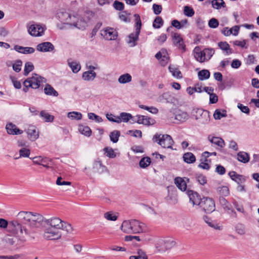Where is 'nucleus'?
Masks as SVG:
<instances>
[{"label": "nucleus", "mask_w": 259, "mask_h": 259, "mask_svg": "<svg viewBox=\"0 0 259 259\" xmlns=\"http://www.w3.org/2000/svg\"><path fill=\"white\" fill-rule=\"evenodd\" d=\"M132 77L129 73H124L120 75L118 78V81L121 84H125L130 82L132 81Z\"/></svg>", "instance_id": "nucleus-33"}, {"label": "nucleus", "mask_w": 259, "mask_h": 259, "mask_svg": "<svg viewBox=\"0 0 259 259\" xmlns=\"http://www.w3.org/2000/svg\"><path fill=\"white\" fill-rule=\"evenodd\" d=\"M31 159L32 160L34 164L40 165L42 164L43 163H47L50 161L49 159L47 157L41 156H35Z\"/></svg>", "instance_id": "nucleus-32"}, {"label": "nucleus", "mask_w": 259, "mask_h": 259, "mask_svg": "<svg viewBox=\"0 0 259 259\" xmlns=\"http://www.w3.org/2000/svg\"><path fill=\"white\" fill-rule=\"evenodd\" d=\"M6 129L7 133L9 135H21L23 133V131L22 130L18 128L15 124L11 122L7 124Z\"/></svg>", "instance_id": "nucleus-20"}, {"label": "nucleus", "mask_w": 259, "mask_h": 259, "mask_svg": "<svg viewBox=\"0 0 259 259\" xmlns=\"http://www.w3.org/2000/svg\"><path fill=\"white\" fill-rule=\"evenodd\" d=\"M152 141L154 143H157L164 148H172L174 142L171 137L167 134H161L156 133L152 138Z\"/></svg>", "instance_id": "nucleus-5"}, {"label": "nucleus", "mask_w": 259, "mask_h": 259, "mask_svg": "<svg viewBox=\"0 0 259 259\" xmlns=\"http://www.w3.org/2000/svg\"><path fill=\"white\" fill-rule=\"evenodd\" d=\"M130 259H148V256L144 251L139 249L136 254L131 256Z\"/></svg>", "instance_id": "nucleus-46"}, {"label": "nucleus", "mask_w": 259, "mask_h": 259, "mask_svg": "<svg viewBox=\"0 0 259 259\" xmlns=\"http://www.w3.org/2000/svg\"><path fill=\"white\" fill-rule=\"evenodd\" d=\"M106 117L108 120L111 122L120 123L122 122H127L133 118L132 114L126 112H121L119 116H115L111 113H107Z\"/></svg>", "instance_id": "nucleus-9"}, {"label": "nucleus", "mask_w": 259, "mask_h": 259, "mask_svg": "<svg viewBox=\"0 0 259 259\" xmlns=\"http://www.w3.org/2000/svg\"><path fill=\"white\" fill-rule=\"evenodd\" d=\"M172 100V97L169 93L162 94L157 99V101L160 103H170Z\"/></svg>", "instance_id": "nucleus-31"}, {"label": "nucleus", "mask_w": 259, "mask_h": 259, "mask_svg": "<svg viewBox=\"0 0 259 259\" xmlns=\"http://www.w3.org/2000/svg\"><path fill=\"white\" fill-rule=\"evenodd\" d=\"M104 218L109 221H115L118 218L117 213L110 211L104 214Z\"/></svg>", "instance_id": "nucleus-37"}, {"label": "nucleus", "mask_w": 259, "mask_h": 259, "mask_svg": "<svg viewBox=\"0 0 259 259\" xmlns=\"http://www.w3.org/2000/svg\"><path fill=\"white\" fill-rule=\"evenodd\" d=\"M28 139L31 141H35L39 137V133L36 127L32 125H29L26 130Z\"/></svg>", "instance_id": "nucleus-17"}, {"label": "nucleus", "mask_w": 259, "mask_h": 259, "mask_svg": "<svg viewBox=\"0 0 259 259\" xmlns=\"http://www.w3.org/2000/svg\"><path fill=\"white\" fill-rule=\"evenodd\" d=\"M217 192L221 195L220 197H226L229 195V188L226 186H219L217 189Z\"/></svg>", "instance_id": "nucleus-36"}, {"label": "nucleus", "mask_w": 259, "mask_h": 259, "mask_svg": "<svg viewBox=\"0 0 259 259\" xmlns=\"http://www.w3.org/2000/svg\"><path fill=\"white\" fill-rule=\"evenodd\" d=\"M46 79L40 76L33 74L32 76L26 79L24 82V85L29 86L30 88L33 89H38L41 84L45 83Z\"/></svg>", "instance_id": "nucleus-7"}, {"label": "nucleus", "mask_w": 259, "mask_h": 259, "mask_svg": "<svg viewBox=\"0 0 259 259\" xmlns=\"http://www.w3.org/2000/svg\"><path fill=\"white\" fill-rule=\"evenodd\" d=\"M172 39L175 46L178 47L179 49L185 51V46L184 44L183 38L180 34L177 33L172 34Z\"/></svg>", "instance_id": "nucleus-22"}, {"label": "nucleus", "mask_w": 259, "mask_h": 259, "mask_svg": "<svg viewBox=\"0 0 259 259\" xmlns=\"http://www.w3.org/2000/svg\"><path fill=\"white\" fill-rule=\"evenodd\" d=\"M229 175L231 179L236 182L238 184L242 183L245 181V179L242 176L238 175L235 171H231L229 172Z\"/></svg>", "instance_id": "nucleus-34"}, {"label": "nucleus", "mask_w": 259, "mask_h": 259, "mask_svg": "<svg viewBox=\"0 0 259 259\" xmlns=\"http://www.w3.org/2000/svg\"><path fill=\"white\" fill-rule=\"evenodd\" d=\"M196 179L201 185H204L206 183V178L203 175H199L197 176Z\"/></svg>", "instance_id": "nucleus-64"}, {"label": "nucleus", "mask_w": 259, "mask_h": 259, "mask_svg": "<svg viewBox=\"0 0 259 259\" xmlns=\"http://www.w3.org/2000/svg\"><path fill=\"white\" fill-rule=\"evenodd\" d=\"M194 56L196 60L202 63L209 60L214 54V50L211 48L205 49L201 51L199 47L194 48Z\"/></svg>", "instance_id": "nucleus-4"}, {"label": "nucleus", "mask_w": 259, "mask_h": 259, "mask_svg": "<svg viewBox=\"0 0 259 259\" xmlns=\"http://www.w3.org/2000/svg\"><path fill=\"white\" fill-rule=\"evenodd\" d=\"M40 116L43 118L46 122H52L54 119V116L50 114L48 112L46 111H41L40 112Z\"/></svg>", "instance_id": "nucleus-39"}, {"label": "nucleus", "mask_w": 259, "mask_h": 259, "mask_svg": "<svg viewBox=\"0 0 259 259\" xmlns=\"http://www.w3.org/2000/svg\"><path fill=\"white\" fill-rule=\"evenodd\" d=\"M184 13L188 17H192L194 14V11L192 8L189 6H185L184 8Z\"/></svg>", "instance_id": "nucleus-61"}, {"label": "nucleus", "mask_w": 259, "mask_h": 259, "mask_svg": "<svg viewBox=\"0 0 259 259\" xmlns=\"http://www.w3.org/2000/svg\"><path fill=\"white\" fill-rule=\"evenodd\" d=\"M22 65V62L20 60H17L13 64V69L15 71L19 72L21 70Z\"/></svg>", "instance_id": "nucleus-59"}, {"label": "nucleus", "mask_w": 259, "mask_h": 259, "mask_svg": "<svg viewBox=\"0 0 259 259\" xmlns=\"http://www.w3.org/2000/svg\"><path fill=\"white\" fill-rule=\"evenodd\" d=\"M198 76L199 80H205L209 78L210 72L208 70L203 69L198 72Z\"/></svg>", "instance_id": "nucleus-48"}, {"label": "nucleus", "mask_w": 259, "mask_h": 259, "mask_svg": "<svg viewBox=\"0 0 259 259\" xmlns=\"http://www.w3.org/2000/svg\"><path fill=\"white\" fill-rule=\"evenodd\" d=\"M211 4L212 7L216 9H219L222 7H225V3L223 0H213Z\"/></svg>", "instance_id": "nucleus-54"}, {"label": "nucleus", "mask_w": 259, "mask_h": 259, "mask_svg": "<svg viewBox=\"0 0 259 259\" xmlns=\"http://www.w3.org/2000/svg\"><path fill=\"white\" fill-rule=\"evenodd\" d=\"M97 76L95 72L91 71H86L82 73V78L85 81H93Z\"/></svg>", "instance_id": "nucleus-30"}, {"label": "nucleus", "mask_w": 259, "mask_h": 259, "mask_svg": "<svg viewBox=\"0 0 259 259\" xmlns=\"http://www.w3.org/2000/svg\"><path fill=\"white\" fill-rule=\"evenodd\" d=\"M54 45L50 42H44L36 46V50L41 52H50L54 50Z\"/></svg>", "instance_id": "nucleus-18"}, {"label": "nucleus", "mask_w": 259, "mask_h": 259, "mask_svg": "<svg viewBox=\"0 0 259 259\" xmlns=\"http://www.w3.org/2000/svg\"><path fill=\"white\" fill-rule=\"evenodd\" d=\"M137 122L139 124H142L146 125H153L154 123V120L153 119L149 118L144 115H137Z\"/></svg>", "instance_id": "nucleus-24"}, {"label": "nucleus", "mask_w": 259, "mask_h": 259, "mask_svg": "<svg viewBox=\"0 0 259 259\" xmlns=\"http://www.w3.org/2000/svg\"><path fill=\"white\" fill-rule=\"evenodd\" d=\"M188 180L186 178L177 177L175 179V183L180 190L184 191L187 189V181Z\"/></svg>", "instance_id": "nucleus-23"}, {"label": "nucleus", "mask_w": 259, "mask_h": 259, "mask_svg": "<svg viewBox=\"0 0 259 259\" xmlns=\"http://www.w3.org/2000/svg\"><path fill=\"white\" fill-rule=\"evenodd\" d=\"M219 21L215 18H211L208 22V26L212 28H215L219 26Z\"/></svg>", "instance_id": "nucleus-62"}, {"label": "nucleus", "mask_w": 259, "mask_h": 259, "mask_svg": "<svg viewBox=\"0 0 259 259\" xmlns=\"http://www.w3.org/2000/svg\"><path fill=\"white\" fill-rule=\"evenodd\" d=\"M88 116L90 119L94 120L97 122L100 123L103 121V119L101 117L94 113H88Z\"/></svg>", "instance_id": "nucleus-60"}, {"label": "nucleus", "mask_w": 259, "mask_h": 259, "mask_svg": "<svg viewBox=\"0 0 259 259\" xmlns=\"http://www.w3.org/2000/svg\"><path fill=\"white\" fill-rule=\"evenodd\" d=\"M30 154V150L26 148H22L19 150V156L15 157V159H18L20 157H28Z\"/></svg>", "instance_id": "nucleus-51"}, {"label": "nucleus", "mask_w": 259, "mask_h": 259, "mask_svg": "<svg viewBox=\"0 0 259 259\" xmlns=\"http://www.w3.org/2000/svg\"><path fill=\"white\" fill-rule=\"evenodd\" d=\"M134 17L136 21V32L130 34L126 38V42L130 47H135L137 45L142 26L140 16L138 14H135Z\"/></svg>", "instance_id": "nucleus-6"}, {"label": "nucleus", "mask_w": 259, "mask_h": 259, "mask_svg": "<svg viewBox=\"0 0 259 259\" xmlns=\"http://www.w3.org/2000/svg\"><path fill=\"white\" fill-rule=\"evenodd\" d=\"M145 228V224L137 220H128L124 221L121 225L120 229L125 233H140Z\"/></svg>", "instance_id": "nucleus-3"}, {"label": "nucleus", "mask_w": 259, "mask_h": 259, "mask_svg": "<svg viewBox=\"0 0 259 259\" xmlns=\"http://www.w3.org/2000/svg\"><path fill=\"white\" fill-rule=\"evenodd\" d=\"M142 209L150 215H155L156 214L155 210L148 205L143 204Z\"/></svg>", "instance_id": "nucleus-58"}, {"label": "nucleus", "mask_w": 259, "mask_h": 259, "mask_svg": "<svg viewBox=\"0 0 259 259\" xmlns=\"http://www.w3.org/2000/svg\"><path fill=\"white\" fill-rule=\"evenodd\" d=\"M45 93L49 96H53L57 97L58 96V92L51 86L50 84H47L44 89Z\"/></svg>", "instance_id": "nucleus-38"}, {"label": "nucleus", "mask_w": 259, "mask_h": 259, "mask_svg": "<svg viewBox=\"0 0 259 259\" xmlns=\"http://www.w3.org/2000/svg\"><path fill=\"white\" fill-rule=\"evenodd\" d=\"M227 116L226 111L225 110L217 109L213 113V117L217 120L220 119L222 117H226Z\"/></svg>", "instance_id": "nucleus-44"}, {"label": "nucleus", "mask_w": 259, "mask_h": 259, "mask_svg": "<svg viewBox=\"0 0 259 259\" xmlns=\"http://www.w3.org/2000/svg\"><path fill=\"white\" fill-rule=\"evenodd\" d=\"M45 27L39 24H32L28 29L29 33L33 36H41L44 32Z\"/></svg>", "instance_id": "nucleus-16"}, {"label": "nucleus", "mask_w": 259, "mask_h": 259, "mask_svg": "<svg viewBox=\"0 0 259 259\" xmlns=\"http://www.w3.org/2000/svg\"><path fill=\"white\" fill-rule=\"evenodd\" d=\"M101 34L108 40H115L117 37V31L113 28L106 27L101 31Z\"/></svg>", "instance_id": "nucleus-14"}, {"label": "nucleus", "mask_w": 259, "mask_h": 259, "mask_svg": "<svg viewBox=\"0 0 259 259\" xmlns=\"http://www.w3.org/2000/svg\"><path fill=\"white\" fill-rule=\"evenodd\" d=\"M189 118V114L184 111L179 110L175 114V119L181 122L186 121Z\"/></svg>", "instance_id": "nucleus-26"}, {"label": "nucleus", "mask_w": 259, "mask_h": 259, "mask_svg": "<svg viewBox=\"0 0 259 259\" xmlns=\"http://www.w3.org/2000/svg\"><path fill=\"white\" fill-rule=\"evenodd\" d=\"M201 207L206 213H211L215 210V203L210 198H204L201 202Z\"/></svg>", "instance_id": "nucleus-12"}, {"label": "nucleus", "mask_w": 259, "mask_h": 259, "mask_svg": "<svg viewBox=\"0 0 259 259\" xmlns=\"http://www.w3.org/2000/svg\"><path fill=\"white\" fill-rule=\"evenodd\" d=\"M120 133L118 131L115 130L111 132L110 134V140L114 143L118 142Z\"/></svg>", "instance_id": "nucleus-52"}, {"label": "nucleus", "mask_w": 259, "mask_h": 259, "mask_svg": "<svg viewBox=\"0 0 259 259\" xmlns=\"http://www.w3.org/2000/svg\"><path fill=\"white\" fill-rule=\"evenodd\" d=\"M176 244L175 240L172 238L160 239L157 241L156 247L159 250L164 251L173 248Z\"/></svg>", "instance_id": "nucleus-8"}, {"label": "nucleus", "mask_w": 259, "mask_h": 259, "mask_svg": "<svg viewBox=\"0 0 259 259\" xmlns=\"http://www.w3.org/2000/svg\"><path fill=\"white\" fill-rule=\"evenodd\" d=\"M44 220V217L37 213L28 211H21L18 213L16 220L9 224V231L14 235L19 236L23 235H29L30 232L23 225L31 227H37Z\"/></svg>", "instance_id": "nucleus-1"}, {"label": "nucleus", "mask_w": 259, "mask_h": 259, "mask_svg": "<svg viewBox=\"0 0 259 259\" xmlns=\"http://www.w3.org/2000/svg\"><path fill=\"white\" fill-rule=\"evenodd\" d=\"M239 30V27L238 26H235L230 29L228 27L224 28L222 30V33L227 36H230L231 34H233L235 36L238 35Z\"/></svg>", "instance_id": "nucleus-25"}, {"label": "nucleus", "mask_w": 259, "mask_h": 259, "mask_svg": "<svg viewBox=\"0 0 259 259\" xmlns=\"http://www.w3.org/2000/svg\"><path fill=\"white\" fill-rule=\"evenodd\" d=\"M67 64L71 69L72 72L74 73H76L79 72L81 69V66L80 64L76 61L72 60L71 59H68L67 60Z\"/></svg>", "instance_id": "nucleus-27"}, {"label": "nucleus", "mask_w": 259, "mask_h": 259, "mask_svg": "<svg viewBox=\"0 0 259 259\" xmlns=\"http://www.w3.org/2000/svg\"><path fill=\"white\" fill-rule=\"evenodd\" d=\"M195 114H193L195 119L201 124H208L210 120L208 111L197 109L195 110Z\"/></svg>", "instance_id": "nucleus-10"}, {"label": "nucleus", "mask_w": 259, "mask_h": 259, "mask_svg": "<svg viewBox=\"0 0 259 259\" xmlns=\"http://www.w3.org/2000/svg\"><path fill=\"white\" fill-rule=\"evenodd\" d=\"M14 49L21 53L24 54H32L34 52L35 49L32 47H23L21 46H16Z\"/></svg>", "instance_id": "nucleus-28"}, {"label": "nucleus", "mask_w": 259, "mask_h": 259, "mask_svg": "<svg viewBox=\"0 0 259 259\" xmlns=\"http://www.w3.org/2000/svg\"><path fill=\"white\" fill-rule=\"evenodd\" d=\"M42 236L46 240H58L61 238L62 231L71 233L73 229L71 225L58 217H53L45 221Z\"/></svg>", "instance_id": "nucleus-2"}, {"label": "nucleus", "mask_w": 259, "mask_h": 259, "mask_svg": "<svg viewBox=\"0 0 259 259\" xmlns=\"http://www.w3.org/2000/svg\"><path fill=\"white\" fill-rule=\"evenodd\" d=\"M73 20V22L71 23L70 26H74L79 29L83 30L88 25L87 20L76 13L74 15V19Z\"/></svg>", "instance_id": "nucleus-13"}, {"label": "nucleus", "mask_w": 259, "mask_h": 259, "mask_svg": "<svg viewBox=\"0 0 259 259\" xmlns=\"http://www.w3.org/2000/svg\"><path fill=\"white\" fill-rule=\"evenodd\" d=\"M169 70L171 73L172 76L177 78H182V75L181 71L179 69L174 66H169Z\"/></svg>", "instance_id": "nucleus-45"}, {"label": "nucleus", "mask_w": 259, "mask_h": 259, "mask_svg": "<svg viewBox=\"0 0 259 259\" xmlns=\"http://www.w3.org/2000/svg\"><path fill=\"white\" fill-rule=\"evenodd\" d=\"M75 13H70L64 10H60L57 14V17L59 20L64 24L70 25L73 22Z\"/></svg>", "instance_id": "nucleus-11"}, {"label": "nucleus", "mask_w": 259, "mask_h": 259, "mask_svg": "<svg viewBox=\"0 0 259 259\" xmlns=\"http://www.w3.org/2000/svg\"><path fill=\"white\" fill-rule=\"evenodd\" d=\"M67 117L72 120H80L82 115L80 112L72 111L68 113Z\"/></svg>", "instance_id": "nucleus-49"}, {"label": "nucleus", "mask_w": 259, "mask_h": 259, "mask_svg": "<svg viewBox=\"0 0 259 259\" xmlns=\"http://www.w3.org/2000/svg\"><path fill=\"white\" fill-rule=\"evenodd\" d=\"M34 69V66L31 62H27L25 64L24 73L25 75H27L28 73Z\"/></svg>", "instance_id": "nucleus-57"}, {"label": "nucleus", "mask_w": 259, "mask_h": 259, "mask_svg": "<svg viewBox=\"0 0 259 259\" xmlns=\"http://www.w3.org/2000/svg\"><path fill=\"white\" fill-rule=\"evenodd\" d=\"M103 151L104 155L110 158H114L117 156L115 151L110 147L104 148L103 149Z\"/></svg>", "instance_id": "nucleus-35"}, {"label": "nucleus", "mask_w": 259, "mask_h": 259, "mask_svg": "<svg viewBox=\"0 0 259 259\" xmlns=\"http://www.w3.org/2000/svg\"><path fill=\"white\" fill-rule=\"evenodd\" d=\"M93 168L94 171L102 174L108 171L107 167L104 165L102 161L99 159L97 158L95 160L93 163Z\"/></svg>", "instance_id": "nucleus-19"}, {"label": "nucleus", "mask_w": 259, "mask_h": 259, "mask_svg": "<svg viewBox=\"0 0 259 259\" xmlns=\"http://www.w3.org/2000/svg\"><path fill=\"white\" fill-rule=\"evenodd\" d=\"M151 163V159L149 157L143 158L139 162V165L142 168H146L150 165Z\"/></svg>", "instance_id": "nucleus-55"}, {"label": "nucleus", "mask_w": 259, "mask_h": 259, "mask_svg": "<svg viewBox=\"0 0 259 259\" xmlns=\"http://www.w3.org/2000/svg\"><path fill=\"white\" fill-rule=\"evenodd\" d=\"M220 204L225 210H231V205L229 202L224 198V197H220Z\"/></svg>", "instance_id": "nucleus-50"}, {"label": "nucleus", "mask_w": 259, "mask_h": 259, "mask_svg": "<svg viewBox=\"0 0 259 259\" xmlns=\"http://www.w3.org/2000/svg\"><path fill=\"white\" fill-rule=\"evenodd\" d=\"M139 107L141 109L146 110L152 114H156L158 112V109L153 106L148 107L144 105H140Z\"/></svg>", "instance_id": "nucleus-56"}, {"label": "nucleus", "mask_w": 259, "mask_h": 259, "mask_svg": "<svg viewBox=\"0 0 259 259\" xmlns=\"http://www.w3.org/2000/svg\"><path fill=\"white\" fill-rule=\"evenodd\" d=\"M78 131L81 134L87 137H90L92 134L91 128L88 126L80 125L78 127Z\"/></svg>", "instance_id": "nucleus-42"}, {"label": "nucleus", "mask_w": 259, "mask_h": 259, "mask_svg": "<svg viewBox=\"0 0 259 259\" xmlns=\"http://www.w3.org/2000/svg\"><path fill=\"white\" fill-rule=\"evenodd\" d=\"M207 139L212 145L216 147V149L221 151L225 146L226 144L224 140L221 137H214L209 135Z\"/></svg>", "instance_id": "nucleus-15"}, {"label": "nucleus", "mask_w": 259, "mask_h": 259, "mask_svg": "<svg viewBox=\"0 0 259 259\" xmlns=\"http://www.w3.org/2000/svg\"><path fill=\"white\" fill-rule=\"evenodd\" d=\"M155 57L158 60L167 62L168 60L167 54L165 50H161L155 55Z\"/></svg>", "instance_id": "nucleus-47"}, {"label": "nucleus", "mask_w": 259, "mask_h": 259, "mask_svg": "<svg viewBox=\"0 0 259 259\" xmlns=\"http://www.w3.org/2000/svg\"><path fill=\"white\" fill-rule=\"evenodd\" d=\"M152 9H153L154 13L155 15H157L161 13V11H162V6L160 5H157V4H154L153 5Z\"/></svg>", "instance_id": "nucleus-63"}, {"label": "nucleus", "mask_w": 259, "mask_h": 259, "mask_svg": "<svg viewBox=\"0 0 259 259\" xmlns=\"http://www.w3.org/2000/svg\"><path fill=\"white\" fill-rule=\"evenodd\" d=\"M163 24V21L161 17L157 16L154 19L153 22V27L154 28L158 29L161 27Z\"/></svg>", "instance_id": "nucleus-53"}, {"label": "nucleus", "mask_w": 259, "mask_h": 259, "mask_svg": "<svg viewBox=\"0 0 259 259\" xmlns=\"http://www.w3.org/2000/svg\"><path fill=\"white\" fill-rule=\"evenodd\" d=\"M187 193L189 197L190 202L192 203L193 205L200 204L201 198L197 193L190 190L187 192Z\"/></svg>", "instance_id": "nucleus-21"}, {"label": "nucleus", "mask_w": 259, "mask_h": 259, "mask_svg": "<svg viewBox=\"0 0 259 259\" xmlns=\"http://www.w3.org/2000/svg\"><path fill=\"white\" fill-rule=\"evenodd\" d=\"M238 160L243 163H247L249 160V155L245 152H240L237 154Z\"/></svg>", "instance_id": "nucleus-40"}, {"label": "nucleus", "mask_w": 259, "mask_h": 259, "mask_svg": "<svg viewBox=\"0 0 259 259\" xmlns=\"http://www.w3.org/2000/svg\"><path fill=\"white\" fill-rule=\"evenodd\" d=\"M218 46L227 55L231 54L233 53L232 49L230 48L229 45L226 41L219 42Z\"/></svg>", "instance_id": "nucleus-29"}, {"label": "nucleus", "mask_w": 259, "mask_h": 259, "mask_svg": "<svg viewBox=\"0 0 259 259\" xmlns=\"http://www.w3.org/2000/svg\"><path fill=\"white\" fill-rule=\"evenodd\" d=\"M183 159L185 162L192 163L195 161L196 158L194 154L191 152H187L184 154Z\"/></svg>", "instance_id": "nucleus-41"}, {"label": "nucleus", "mask_w": 259, "mask_h": 259, "mask_svg": "<svg viewBox=\"0 0 259 259\" xmlns=\"http://www.w3.org/2000/svg\"><path fill=\"white\" fill-rule=\"evenodd\" d=\"M204 221L205 223H207L208 225L210 227L217 230H222L223 227L222 226L219 225V224L211 220L210 219L206 218L204 219Z\"/></svg>", "instance_id": "nucleus-43"}]
</instances>
